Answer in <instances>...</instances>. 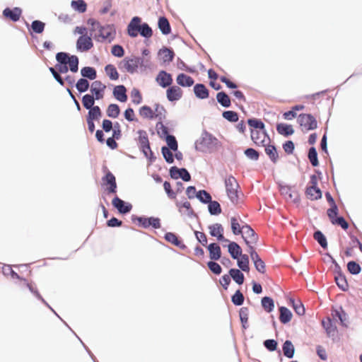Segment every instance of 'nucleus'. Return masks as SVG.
Returning a JSON list of instances; mask_svg holds the SVG:
<instances>
[{"label":"nucleus","mask_w":362,"mask_h":362,"mask_svg":"<svg viewBox=\"0 0 362 362\" xmlns=\"http://www.w3.org/2000/svg\"><path fill=\"white\" fill-rule=\"evenodd\" d=\"M91 27L90 28V35L100 42H111L115 37L116 31L112 25H101L100 23L94 18H89L87 21Z\"/></svg>","instance_id":"obj_1"},{"label":"nucleus","mask_w":362,"mask_h":362,"mask_svg":"<svg viewBox=\"0 0 362 362\" xmlns=\"http://www.w3.org/2000/svg\"><path fill=\"white\" fill-rule=\"evenodd\" d=\"M227 195L233 204H238L240 192L238 191L239 185L236 179L229 176L225 180Z\"/></svg>","instance_id":"obj_2"},{"label":"nucleus","mask_w":362,"mask_h":362,"mask_svg":"<svg viewBox=\"0 0 362 362\" xmlns=\"http://www.w3.org/2000/svg\"><path fill=\"white\" fill-rule=\"evenodd\" d=\"M240 234L248 247V252L251 251V249L255 250L254 245L258 241V235L255 230L249 225L245 223L242 226Z\"/></svg>","instance_id":"obj_3"},{"label":"nucleus","mask_w":362,"mask_h":362,"mask_svg":"<svg viewBox=\"0 0 362 362\" xmlns=\"http://www.w3.org/2000/svg\"><path fill=\"white\" fill-rule=\"evenodd\" d=\"M297 121L302 131L308 132L317 127L316 119L310 114H300Z\"/></svg>","instance_id":"obj_4"},{"label":"nucleus","mask_w":362,"mask_h":362,"mask_svg":"<svg viewBox=\"0 0 362 362\" xmlns=\"http://www.w3.org/2000/svg\"><path fill=\"white\" fill-rule=\"evenodd\" d=\"M317 177L315 175H312L310 177V186L306 188L305 194L308 199L310 200H317L322 197V192L317 187Z\"/></svg>","instance_id":"obj_5"},{"label":"nucleus","mask_w":362,"mask_h":362,"mask_svg":"<svg viewBox=\"0 0 362 362\" xmlns=\"http://www.w3.org/2000/svg\"><path fill=\"white\" fill-rule=\"evenodd\" d=\"M251 139L257 146H265L270 143V138L266 132L265 129L255 130L253 129L250 132Z\"/></svg>","instance_id":"obj_6"},{"label":"nucleus","mask_w":362,"mask_h":362,"mask_svg":"<svg viewBox=\"0 0 362 362\" xmlns=\"http://www.w3.org/2000/svg\"><path fill=\"white\" fill-rule=\"evenodd\" d=\"M93 47V40L90 36L83 35L80 36L76 42V48L80 52H87Z\"/></svg>","instance_id":"obj_7"},{"label":"nucleus","mask_w":362,"mask_h":362,"mask_svg":"<svg viewBox=\"0 0 362 362\" xmlns=\"http://www.w3.org/2000/svg\"><path fill=\"white\" fill-rule=\"evenodd\" d=\"M122 67L129 73L133 74L136 71L139 64H140V58L132 57H126L122 62Z\"/></svg>","instance_id":"obj_8"},{"label":"nucleus","mask_w":362,"mask_h":362,"mask_svg":"<svg viewBox=\"0 0 362 362\" xmlns=\"http://www.w3.org/2000/svg\"><path fill=\"white\" fill-rule=\"evenodd\" d=\"M141 20L139 17H134L127 26V33L132 37H135L138 35L141 30Z\"/></svg>","instance_id":"obj_9"},{"label":"nucleus","mask_w":362,"mask_h":362,"mask_svg":"<svg viewBox=\"0 0 362 362\" xmlns=\"http://www.w3.org/2000/svg\"><path fill=\"white\" fill-rule=\"evenodd\" d=\"M156 81L158 84L162 88L169 87L173 83L172 75L165 71H160L158 72Z\"/></svg>","instance_id":"obj_10"},{"label":"nucleus","mask_w":362,"mask_h":362,"mask_svg":"<svg viewBox=\"0 0 362 362\" xmlns=\"http://www.w3.org/2000/svg\"><path fill=\"white\" fill-rule=\"evenodd\" d=\"M170 175L173 179L182 178L184 181L188 182L191 179V176L185 168H178L175 166L170 169Z\"/></svg>","instance_id":"obj_11"},{"label":"nucleus","mask_w":362,"mask_h":362,"mask_svg":"<svg viewBox=\"0 0 362 362\" xmlns=\"http://www.w3.org/2000/svg\"><path fill=\"white\" fill-rule=\"evenodd\" d=\"M183 92L177 86H170L166 90V96L169 101L179 100L182 97Z\"/></svg>","instance_id":"obj_12"},{"label":"nucleus","mask_w":362,"mask_h":362,"mask_svg":"<svg viewBox=\"0 0 362 362\" xmlns=\"http://www.w3.org/2000/svg\"><path fill=\"white\" fill-rule=\"evenodd\" d=\"M21 14L22 10L18 7H15L13 9L6 8L3 11L4 17L13 22L18 21L20 19Z\"/></svg>","instance_id":"obj_13"},{"label":"nucleus","mask_w":362,"mask_h":362,"mask_svg":"<svg viewBox=\"0 0 362 362\" xmlns=\"http://www.w3.org/2000/svg\"><path fill=\"white\" fill-rule=\"evenodd\" d=\"M105 88L106 86L100 81H95L92 83L90 91L95 95V100H100L103 98Z\"/></svg>","instance_id":"obj_14"},{"label":"nucleus","mask_w":362,"mask_h":362,"mask_svg":"<svg viewBox=\"0 0 362 362\" xmlns=\"http://www.w3.org/2000/svg\"><path fill=\"white\" fill-rule=\"evenodd\" d=\"M104 185H109L107 187L108 193H115L117 189V183L115 175L110 171H107L105 176L103 177Z\"/></svg>","instance_id":"obj_15"},{"label":"nucleus","mask_w":362,"mask_h":362,"mask_svg":"<svg viewBox=\"0 0 362 362\" xmlns=\"http://www.w3.org/2000/svg\"><path fill=\"white\" fill-rule=\"evenodd\" d=\"M138 221L141 226L144 228H148L149 226H152L153 228H160V222L158 218L150 217H139L138 218Z\"/></svg>","instance_id":"obj_16"},{"label":"nucleus","mask_w":362,"mask_h":362,"mask_svg":"<svg viewBox=\"0 0 362 362\" xmlns=\"http://www.w3.org/2000/svg\"><path fill=\"white\" fill-rule=\"evenodd\" d=\"M209 233L213 237H216L219 241H228L223 236V228L220 223H214L209 226Z\"/></svg>","instance_id":"obj_17"},{"label":"nucleus","mask_w":362,"mask_h":362,"mask_svg":"<svg viewBox=\"0 0 362 362\" xmlns=\"http://www.w3.org/2000/svg\"><path fill=\"white\" fill-rule=\"evenodd\" d=\"M250 255L252 260L254 262L256 269L260 273H265L266 267L264 262L261 259L258 254L255 250H252L248 252Z\"/></svg>","instance_id":"obj_18"},{"label":"nucleus","mask_w":362,"mask_h":362,"mask_svg":"<svg viewBox=\"0 0 362 362\" xmlns=\"http://www.w3.org/2000/svg\"><path fill=\"white\" fill-rule=\"evenodd\" d=\"M112 205L122 214H126L130 211L132 209V205H126L124 202L116 197L112 199Z\"/></svg>","instance_id":"obj_19"},{"label":"nucleus","mask_w":362,"mask_h":362,"mask_svg":"<svg viewBox=\"0 0 362 362\" xmlns=\"http://www.w3.org/2000/svg\"><path fill=\"white\" fill-rule=\"evenodd\" d=\"M176 82L182 87H190L194 84V81L191 76L182 73L177 75Z\"/></svg>","instance_id":"obj_20"},{"label":"nucleus","mask_w":362,"mask_h":362,"mask_svg":"<svg viewBox=\"0 0 362 362\" xmlns=\"http://www.w3.org/2000/svg\"><path fill=\"white\" fill-rule=\"evenodd\" d=\"M209 257L212 260H218L221 256V250L216 243H211L208 246Z\"/></svg>","instance_id":"obj_21"},{"label":"nucleus","mask_w":362,"mask_h":362,"mask_svg":"<svg viewBox=\"0 0 362 362\" xmlns=\"http://www.w3.org/2000/svg\"><path fill=\"white\" fill-rule=\"evenodd\" d=\"M194 92L195 95L200 99H206L209 97V90L204 84H196L194 86Z\"/></svg>","instance_id":"obj_22"},{"label":"nucleus","mask_w":362,"mask_h":362,"mask_svg":"<svg viewBox=\"0 0 362 362\" xmlns=\"http://www.w3.org/2000/svg\"><path fill=\"white\" fill-rule=\"evenodd\" d=\"M243 221L241 220L240 217H231L230 218V224H231V230L234 235H240L242 231V226L243 224Z\"/></svg>","instance_id":"obj_23"},{"label":"nucleus","mask_w":362,"mask_h":362,"mask_svg":"<svg viewBox=\"0 0 362 362\" xmlns=\"http://www.w3.org/2000/svg\"><path fill=\"white\" fill-rule=\"evenodd\" d=\"M277 132L283 136H288L294 133L292 125L284 123H280L276 125Z\"/></svg>","instance_id":"obj_24"},{"label":"nucleus","mask_w":362,"mask_h":362,"mask_svg":"<svg viewBox=\"0 0 362 362\" xmlns=\"http://www.w3.org/2000/svg\"><path fill=\"white\" fill-rule=\"evenodd\" d=\"M165 239L173 244L174 245L181 248V249H185L186 248V246L185 245L182 243V240H179L178 237L173 233H167L165 235Z\"/></svg>","instance_id":"obj_25"},{"label":"nucleus","mask_w":362,"mask_h":362,"mask_svg":"<svg viewBox=\"0 0 362 362\" xmlns=\"http://www.w3.org/2000/svg\"><path fill=\"white\" fill-rule=\"evenodd\" d=\"M126 91V88L124 86H117L114 88L113 94L116 99L118 100L119 101L126 102L127 100Z\"/></svg>","instance_id":"obj_26"},{"label":"nucleus","mask_w":362,"mask_h":362,"mask_svg":"<svg viewBox=\"0 0 362 362\" xmlns=\"http://www.w3.org/2000/svg\"><path fill=\"white\" fill-rule=\"evenodd\" d=\"M265 147V153L269 156L270 160L274 163H276L279 160V154L277 152V150L276 147L273 145H270L269 144H267V145L264 146Z\"/></svg>","instance_id":"obj_27"},{"label":"nucleus","mask_w":362,"mask_h":362,"mask_svg":"<svg viewBox=\"0 0 362 362\" xmlns=\"http://www.w3.org/2000/svg\"><path fill=\"white\" fill-rule=\"evenodd\" d=\"M158 28L163 35H168L171 33V28L168 20L165 17H160L158 19Z\"/></svg>","instance_id":"obj_28"},{"label":"nucleus","mask_w":362,"mask_h":362,"mask_svg":"<svg viewBox=\"0 0 362 362\" xmlns=\"http://www.w3.org/2000/svg\"><path fill=\"white\" fill-rule=\"evenodd\" d=\"M228 252L231 257L236 259L242 255V249L235 242H231L228 245Z\"/></svg>","instance_id":"obj_29"},{"label":"nucleus","mask_w":362,"mask_h":362,"mask_svg":"<svg viewBox=\"0 0 362 362\" xmlns=\"http://www.w3.org/2000/svg\"><path fill=\"white\" fill-rule=\"evenodd\" d=\"M139 115L143 118H147V119H153L154 117H158V114H155V112L153 111V110L147 105L142 106L139 109Z\"/></svg>","instance_id":"obj_30"},{"label":"nucleus","mask_w":362,"mask_h":362,"mask_svg":"<svg viewBox=\"0 0 362 362\" xmlns=\"http://www.w3.org/2000/svg\"><path fill=\"white\" fill-rule=\"evenodd\" d=\"M230 276L239 285L243 284L245 278L243 274L237 269H231L229 271Z\"/></svg>","instance_id":"obj_31"},{"label":"nucleus","mask_w":362,"mask_h":362,"mask_svg":"<svg viewBox=\"0 0 362 362\" xmlns=\"http://www.w3.org/2000/svg\"><path fill=\"white\" fill-rule=\"evenodd\" d=\"M279 320L281 323L286 324L291 321L292 318V313L288 308L285 307H281L279 308Z\"/></svg>","instance_id":"obj_32"},{"label":"nucleus","mask_w":362,"mask_h":362,"mask_svg":"<svg viewBox=\"0 0 362 362\" xmlns=\"http://www.w3.org/2000/svg\"><path fill=\"white\" fill-rule=\"evenodd\" d=\"M322 325L325 329L328 336H334L337 332V327L333 325L332 321L330 318H327V320L322 321Z\"/></svg>","instance_id":"obj_33"},{"label":"nucleus","mask_w":362,"mask_h":362,"mask_svg":"<svg viewBox=\"0 0 362 362\" xmlns=\"http://www.w3.org/2000/svg\"><path fill=\"white\" fill-rule=\"evenodd\" d=\"M217 101L225 107L230 106V99L229 96L224 92H219L216 95Z\"/></svg>","instance_id":"obj_34"},{"label":"nucleus","mask_w":362,"mask_h":362,"mask_svg":"<svg viewBox=\"0 0 362 362\" xmlns=\"http://www.w3.org/2000/svg\"><path fill=\"white\" fill-rule=\"evenodd\" d=\"M81 74L82 76L88 78L90 80H94L97 76L95 69L90 66H86L81 69Z\"/></svg>","instance_id":"obj_35"},{"label":"nucleus","mask_w":362,"mask_h":362,"mask_svg":"<svg viewBox=\"0 0 362 362\" xmlns=\"http://www.w3.org/2000/svg\"><path fill=\"white\" fill-rule=\"evenodd\" d=\"M283 352L285 356L291 358L294 354V346L291 341L286 340L283 344Z\"/></svg>","instance_id":"obj_36"},{"label":"nucleus","mask_w":362,"mask_h":362,"mask_svg":"<svg viewBox=\"0 0 362 362\" xmlns=\"http://www.w3.org/2000/svg\"><path fill=\"white\" fill-rule=\"evenodd\" d=\"M335 281L337 284V286L342 290V291H346L349 288V284L347 283L346 279L345 276L342 274H338L335 276Z\"/></svg>","instance_id":"obj_37"},{"label":"nucleus","mask_w":362,"mask_h":362,"mask_svg":"<svg viewBox=\"0 0 362 362\" xmlns=\"http://www.w3.org/2000/svg\"><path fill=\"white\" fill-rule=\"evenodd\" d=\"M247 124L250 127V132L252 131L253 129H255V130L265 129L264 124L260 119H257L255 118L249 119L247 120Z\"/></svg>","instance_id":"obj_38"},{"label":"nucleus","mask_w":362,"mask_h":362,"mask_svg":"<svg viewBox=\"0 0 362 362\" xmlns=\"http://www.w3.org/2000/svg\"><path fill=\"white\" fill-rule=\"evenodd\" d=\"M240 259H238V267L244 272H249V258L247 255H241Z\"/></svg>","instance_id":"obj_39"},{"label":"nucleus","mask_w":362,"mask_h":362,"mask_svg":"<svg viewBox=\"0 0 362 362\" xmlns=\"http://www.w3.org/2000/svg\"><path fill=\"white\" fill-rule=\"evenodd\" d=\"M71 6L76 11L84 13L87 8V4L83 0L72 1Z\"/></svg>","instance_id":"obj_40"},{"label":"nucleus","mask_w":362,"mask_h":362,"mask_svg":"<svg viewBox=\"0 0 362 362\" xmlns=\"http://www.w3.org/2000/svg\"><path fill=\"white\" fill-rule=\"evenodd\" d=\"M105 71L111 80H117L119 78V74L114 65H107L105 67Z\"/></svg>","instance_id":"obj_41"},{"label":"nucleus","mask_w":362,"mask_h":362,"mask_svg":"<svg viewBox=\"0 0 362 362\" xmlns=\"http://www.w3.org/2000/svg\"><path fill=\"white\" fill-rule=\"evenodd\" d=\"M159 54L164 62H172L174 57V52L168 48L160 49Z\"/></svg>","instance_id":"obj_42"},{"label":"nucleus","mask_w":362,"mask_h":362,"mask_svg":"<svg viewBox=\"0 0 362 362\" xmlns=\"http://www.w3.org/2000/svg\"><path fill=\"white\" fill-rule=\"evenodd\" d=\"M88 110L87 118L95 120L98 119L102 115L101 110L98 106H94Z\"/></svg>","instance_id":"obj_43"},{"label":"nucleus","mask_w":362,"mask_h":362,"mask_svg":"<svg viewBox=\"0 0 362 362\" xmlns=\"http://www.w3.org/2000/svg\"><path fill=\"white\" fill-rule=\"evenodd\" d=\"M239 315L240 318V321L243 324V327L244 329L247 328V325L248 322V316H249V310L247 308L243 307L240 308L239 312Z\"/></svg>","instance_id":"obj_44"},{"label":"nucleus","mask_w":362,"mask_h":362,"mask_svg":"<svg viewBox=\"0 0 362 362\" xmlns=\"http://www.w3.org/2000/svg\"><path fill=\"white\" fill-rule=\"evenodd\" d=\"M119 107L117 104H110L107 109V115L112 118H117L119 115Z\"/></svg>","instance_id":"obj_45"},{"label":"nucleus","mask_w":362,"mask_h":362,"mask_svg":"<svg viewBox=\"0 0 362 362\" xmlns=\"http://www.w3.org/2000/svg\"><path fill=\"white\" fill-rule=\"evenodd\" d=\"M262 305L267 313L272 312L274 308L273 300L271 298L267 296L262 299Z\"/></svg>","instance_id":"obj_46"},{"label":"nucleus","mask_w":362,"mask_h":362,"mask_svg":"<svg viewBox=\"0 0 362 362\" xmlns=\"http://www.w3.org/2000/svg\"><path fill=\"white\" fill-rule=\"evenodd\" d=\"M95 98L93 95L86 94L82 98V103L85 108L90 109L94 107Z\"/></svg>","instance_id":"obj_47"},{"label":"nucleus","mask_w":362,"mask_h":362,"mask_svg":"<svg viewBox=\"0 0 362 362\" xmlns=\"http://www.w3.org/2000/svg\"><path fill=\"white\" fill-rule=\"evenodd\" d=\"M313 237H314L315 240L318 242V243L320 245V246L322 247L327 248V239L321 231L317 230V231L315 232Z\"/></svg>","instance_id":"obj_48"},{"label":"nucleus","mask_w":362,"mask_h":362,"mask_svg":"<svg viewBox=\"0 0 362 362\" xmlns=\"http://www.w3.org/2000/svg\"><path fill=\"white\" fill-rule=\"evenodd\" d=\"M209 211L212 215H217L221 213V208L216 201H211L209 203Z\"/></svg>","instance_id":"obj_49"},{"label":"nucleus","mask_w":362,"mask_h":362,"mask_svg":"<svg viewBox=\"0 0 362 362\" xmlns=\"http://www.w3.org/2000/svg\"><path fill=\"white\" fill-rule=\"evenodd\" d=\"M308 158L312 165L316 167L318 165L319 162L317 159V153L315 148L311 147L308 151Z\"/></svg>","instance_id":"obj_50"},{"label":"nucleus","mask_w":362,"mask_h":362,"mask_svg":"<svg viewBox=\"0 0 362 362\" xmlns=\"http://www.w3.org/2000/svg\"><path fill=\"white\" fill-rule=\"evenodd\" d=\"M197 197L203 203H209L211 201V197L206 190H200L197 194Z\"/></svg>","instance_id":"obj_51"},{"label":"nucleus","mask_w":362,"mask_h":362,"mask_svg":"<svg viewBox=\"0 0 362 362\" xmlns=\"http://www.w3.org/2000/svg\"><path fill=\"white\" fill-rule=\"evenodd\" d=\"M67 64L69 65L70 70L72 72H76L78 71V59L76 56L72 55L69 57V61H67Z\"/></svg>","instance_id":"obj_52"},{"label":"nucleus","mask_w":362,"mask_h":362,"mask_svg":"<svg viewBox=\"0 0 362 362\" xmlns=\"http://www.w3.org/2000/svg\"><path fill=\"white\" fill-rule=\"evenodd\" d=\"M76 88L81 93L85 92L89 88V83L85 78H80L76 84Z\"/></svg>","instance_id":"obj_53"},{"label":"nucleus","mask_w":362,"mask_h":362,"mask_svg":"<svg viewBox=\"0 0 362 362\" xmlns=\"http://www.w3.org/2000/svg\"><path fill=\"white\" fill-rule=\"evenodd\" d=\"M170 148L166 146H163L162 147L161 151L166 162L168 163H173L174 161V158L173 153L170 151Z\"/></svg>","instance_id":"obj_54"},{"label":"nucleus","mask_w":362,"mask_h":362,"mask_svg":"<svg viewBox=\"0 0 362 362\" xmlns=\"http://www.w3.org/2000/svg\"><path fill=\"white\" fill-rule=\"evenodd\" d=\"M291 302L293 305V308L295 312L298 315H303L305 313V308H304V306L302 304V303L300 301L296 302L294 300H292V299L291 300Z\"/></svg>","instance_id":"obj_55"},{"label":"nucleus","mask_w":362,"mask_h":362,"mask_svg":"<svg viewBox=\"0 0 362 362\" xmlns=\"http://www.w3.org/2000/svg\"><path fill=\"white\" fill-rule=\"evenodd\" d=\"M347 269L352 274H358L361 272V267L356 262L351 261L347 264Z\"/></svg>","instance_id":"obj_56"},{"label":"nucleus","mask_w":362,"mask_h":362,"mask_svg":"<svg viewBox=\"0 0 362 362\" xmlns=\"http://www.w3.org/2000/svg\"><path fill=\"white\" fill-rule=\"evenodd\" d=\"M223 117L232 122H237L238 120V115L237 112L231 110L225 111L223 112Z\"/></svg>","instance_id":"obj_57"},{"label":"nucleus","mask_w":362,"mask_h":362,"mask_svg":"<svg viewBox=\"0 0 362 362\" xmlns=\"http://www.w3.org/2000/svg\"><path fill=\"white\" fill-rule=\"evenodd\" d=\"M165 141H166L167 144L168 146V148H170L171 150H173L174 151L177 150L178 145H177V142L176 141V139H175V137L174 136H173V135L168 136L165 138Z\"/></svg>","instance_id":"obj_58"},{"label":"nucleus","mask_w":362,"mask_h":362,"mask_svg":"<svg viewBox=\"0 0 362 362\" xmlns=\"http://www.w3.org/2000/svg\"><path fill=\"white\" fill-rule=\"evenodd\" d=\"M131 98H132V103L136 105L141 103V102L142 100L141 94L140 91L136 88H134L132 90Z\"/></svg>","instance_id":"obj_59"},{"label":"nucleus","mask_w":362,"mask_h":362,"mask_svg":"<svg viewBox=\"0 0 362 362\" xmlns=\"http://www.w3.org/2000/svg\"><path fill=\"white\" fill-rule=\"evenodd\" d=\"M232 302L235 305H241L244 302L243 294L239 291H236L235 294L232 296Z\"/></svg>","instance_id":"obj_60"},{"label":"nucleus","mask_w":362,"mask_h":362,"mask_svg":"<svg viewBox=\"0 0 362 362\" xmlns=\"http://www.w3.org/2000/svg\"><path fill=\"white\" fill-rule=\"evenodd\" d=\"M140 35L145 37H151L153 35L151 28L147 23H143L141 27Z\"/></svg>","instance_id":"obj_61"},{"label":"nucleus","mask_w":362,"mask_h":362,"mask_svg":"<svg viewBox=\"0 0 362 362\" xmlns=\"http://www.w3.org/2000/svg\"><path fill=\"white\" fill-rule=\"evenodd\" d=\"M45 23L40 21H34L31 27L33 30L36 33H42L45 29Z\"/></svg>","instance_id":"obj_62"},{"label":"nucleus","mask_w":362,"mask_h":362,"mask_svg":"<svg viewBox=\"0 0 362 362\" xmlns=\"http://www.w3.org/2000/svg\"><path fill=\"white\" fill-rule=\"evenodd\" d=\"M245 155L250 159L257 160L259 157V153L254 148H249L245 151Z\"/></svg>","instance_id":"obj_63"},{"label":"nucleus","mask_w":362,"mask_h":362,"mask_svg":"<svg viewBox=\"0 0 362 362\" xmlns=\"http://www.w3.org/2000/svg\"><path fill=\"white\" fill-rule=\"evenodd\" d=\"M207 265H208L209 269L215 274L218 275L222 272L221 266L218 263H216L214 261L209 262L207 263Z\"/></svg>","instance_id":"obj_64"}]
</instances>
